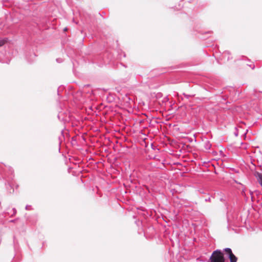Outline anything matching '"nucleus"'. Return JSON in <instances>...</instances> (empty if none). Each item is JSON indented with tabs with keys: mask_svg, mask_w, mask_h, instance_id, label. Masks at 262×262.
Listing matches in <instances>:
<instances>
[{
	"mask_svg": "<svg viewBox=\"0 0 262 262\" xmlns=\"http://www.w3.org/2000/svg\"><path fill=\"white\" fill-rule=\"evenodd\" d=\"M207 262H225L223 251L220 249L214 250Z\"/></svg>",
	"mask_w": 262,
	"mask_h": 262,
	"instance_id": "1",
	"label": "nucleus"
},
{
	"mask_svg": "<svg viewBox=\"0 0 262 262\" xmlns=\"http://www.w3.org/2000/svg\"><path fill=\"white\" fill-rule=\"evenodd\" d=\"M58 119L63 122H69L71 120V115L64 111H59L57 116Z\"/></svg>",
	"mask_w": 262,
	"mask_h": 262,
	"instance_id": "2",
	"label": "nucleus"
},
{
	"mask_svg": "<svg viewBox=\"0 0 262 262\" xmlns=\"http://www.w3.org/2000/svg\"><path fill=\"white\" fill-rule=\"evenodd\" d=\"M225 252L227 254L228 258L230 260V262H236L237 258L233 253L232 250L230 248H225L223 250V252Z\"/></svg>",
	"mask_w": 262,
	"mask_h": 262,
	"instance_id": "3",
	"label": "nucleus"
},
{
	"mask_svg": "<svg viewBox=\"0 0 262 262\" xmlns=\"http://www.w3.org/2000/svg\"><path fill=\"white\" fill-rule=\"evenodd\" d=\"M255 177L256 178L257 181H258L259 184L262 187V173H259V172H255Z\"/></svg>",
	"mask_w": 262,
	"mask_h": 262,
	"instance_id": "4",
	"label": "nucleus"
},
{
	"mask_svg": "<svg viewBox=\"0 0 262 262\" xmlns=\"http://www.w3.org/2000/svg\"><path fill=\"white\" fill-rule=\"evenodd\" d=\"M223 56L225 58H227V60H229L232 58V57H231L230 52L228 51H225L223 52Z\"/></svg>",
	"mask_w": 262,
	"mask_h": 262,
	"instance_id": "5",
	"label": "nucleus"
},
{
	"mask_svg": "<svg viewBox=\"0 0 262 262\" xmlns=\"http://www.w3.org/2000/svg\"><path fill=\"white\" fill-rule=\"evenodd\" d=\"M211 147V144L210 143V141L207 140L204 143V147L206 150H209L210 149Z\"/></svg>",
	"mask_w": 262,
	"mask_h": 262,
	"instance_id": "6",
	"label": "nucleus"
},
{
	"mask_svg": "<svg viewBox=\"0 0 262 262\" xmlns=\"http://www.w3.org/2000/svg\"><path fill=\"white\" fill-rule=\"evenodd\" d=\"M61 136L59 137V147L60 146V144H61L62 140L64 139V136L63 135V130H61ZM60 148L59 147V150L60 151Z\"/></svg>",
	"mask_w": 262,
	"mask_h": 262,
	"instance_id": "7",
	"label": "nucleus"
},
{
	"mask_svg": "<svg viewBox=\"0 0 262 262\" xmlns=\"http://www.w3.org/2000/svg\"><path fill=\"white\" fill-rule=\"evenodd\" d=\"M8 38H5L3 39H0V47H2L7 41Z\"/></svg>",
	"mask_w": 262,
	"mask_h": 262,
	"instance_id": "8",
	"label": "nucleus"
},
{
	"mask_svg": "<svg viewBox=\"0 0 262 262\" xmlns=\"http://www.w3.org/2000/svg\"><path fill=\"white\" fill-rule=\"evenodd\" d=\"M31 59H32V60L31 61H30L29 60V58L28 56L26 57V58L29 61V62H31L32 61H33V58H35L36 57V55L35 54V53H32L31 55Z\"/></svg>",
	"mask_w": 262,
	"mask_h": 262,
	"instance_id": "9",
	"label": "nucleus"
},
{
	"mask_svg": "<svg viewBox=\"0 0 262 262\" xmlns=\"http://www.w3.org/2000/svg\"><path fill=\"white\" fill-rule=\"evenodd\" d=\"M234 135L235 137H237L238 136V129L236 127H235L234 128Z\"/></svg>",
	"mask_w": 262,
	"mask_h": 262,
	"instance_id": "10",
	"label": "nucleus"
},
{
	"mask_svg": "<svg viewBox=\"0 0 262 262\" xmlns=\"http://www.w3.org/2000/svg\"><path fill=\"white\" fill-rule=\"evenodd\" d=\"M183 95H184V96H185V97L186 99H189V98H190V97H193V96H194V95H188V94H185V93H183Z\"/></svg>",
	"mask_w": 262,
	"mask_h": 262,
	"instance_id": "11",
	"label": "nucleus"
},
{
	"mask_svg": "<svg viewBox=\"0 0 262 262\" xmlns=\"http://www.w3.org/2000/svg\"><path fill=\"white\" fill-rule=\"evenodd\" d=\"M12 211H13V213H12V215H15L17 212L16 209L15 208H13L12 209Z\"/></svg>",
	"mask_w": 262,
	"mask_h": 262,
	"instance_id": "12",
	"label": "nucleus"
},
{
	"mask_svg": "<svg viewBox=\"0 0 262 262\" xmlns=\"http://www.w3.org/2000/svg\"><path fill=\"white\" fill-rule=\"evenodd\" d=\"M25 209L26 210H31V206L30 205H26Z\"/></svg>",
	"mask_w": 262,
	"mask_h": 262,
	"instance_id": "13",
	"label": "nucleus"
},
{
	"mask_svg": "<svg viewBox=\"0 0 262 262\" xmlns=\"http://www.w3.org/2000/svg\"><path fill=\"white\" fill-rule=\"evenodd\" d=\"M56 61L57 62H59V63H60L62 62V59L61 58H57L56 59Z\"/></svg>",
	"mask_w": 262,
	"mask_h": 262,
	"instance_id": "14",
	"label": "nucleus"
},
{
	"mask_svg": "<svg viewBox=\"0 0 262 262\" xmlns=\"http://www.w3.org/2000/svg\"><path fill=\"white\" fill-rule=\"evenodd\" d=\"M205 202H210V198L208 197V198L205 199Z\"/></svg>",
	"mask_w": 262,
	"mask_h": 262,
	"instance_id": "15",
	"label": "nucleus"
},
{
	"mask_svg": "<svg viewBox=\"0 0 262 262\" xmlns=\"http://www.w3.org/2000/svg\"><path fill=\"white\" fill-rule=\"evenodd\" d=\"M252 69H253L255 67L254 64H251L249 66Z\"/></svg>",
	"mask_w": 262,
	"mask_h": 262,
	"instance_id": "16",
	"label": "nucleus"
},
{
	"mask_svg": "<svg viewBox=\"0 0 262 262\" xmlns=\"http://www.w3.org/2000/svg\"><path fill=\"white\" fill-rule=\"evenodd\" d=\"M15 221V220H12L10 221V222L14 223Z\"/></svg>",
	"mask_w": 262,
	"mask_h": 262,
	"instance_id": "17",
	"label": "nucleus"
},
{
	"mask_svg": "<svg viewBox=\"0 0 262 262\" xmlns=\"http://www.w3.org/2000/svg\"><path fill=\"white\" fill-rule=\"evenodd\" d=\"M90 86V84H86L84 85V87H88Z\"/></svg>",
	"mask_w": 262,
	"mask_h": 262,
	"instance_id": "18",
	"label": "nucleus"
},
{
	"mask_svg": "<svg viewBox=\"0 0 262 262\" xmlns=\"http://www.w3.org/2000/svg\"><path fill=\"white\" fill-rule=\"evenodd\" d=\"M67 28H65L64 29V31H67Z\"/></svg>",
	"mask_w": 262,
	"mask_h": 262,
	"instance_id": "19",
	"label": "nucleus"
}]
</instances>
